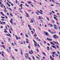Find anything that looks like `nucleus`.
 Instances as JSON below:
<instances>
[{
  "mask_svg": "<svg viewBox=\"0 0 60 60\" xmlns=\"http://www.w3.org/2000/svg\"><path fill=\"white\" fill-rule=\"evenodd\" d=\"M36 57L37 58H38V59H39V58L38 57V56H36Z\"/></svg>",
  "mask_w": 60,
  "mask_h": 60,
  "instance_id": "5fc2aeb1",
  "label": "nucleus"
},
{
  "mask_svg": "<svg viewBox=\"0 0 60 60\" xmlns=\"http://www.w3.org/2000/svg\"><path fill=\"white\" fill-rule=\"evenodd\" d=\"M4 6V4H1V7H2V8H3V6Z\"/></svg>",
  "mask_w": 60,
  "mask_h": 60,
  "instance_id": "6ab92c4d",
  "label": "nucleus"
},
{
  "mask_svg": "<svg viewBox=\"0 0 60 60\" xmlns=\"http://www.w3.org/2000/svg\"><path fill=\"white\" fill-rule=\"evenodd\" d=\"M31 6L33 7H34V5L32 4H31Z\"/></svg>",
  "mask_w": 60,
  "mask_h": 60,
  "instance_id": "ea45409f",
  "label": "nucleus"
},
{
  "mask_svg": "<svg viewBox=\"0 0 60 60\" xmlns=\"http://www.w3.org/2000/svg\"><path fill=\"white\" fill-rule=\"evenodd\" d=\"M26 43H28V41H26Z\"/></svg>",
  "mask_w": 60,
  "mask_h": 60,
  "instance_id": "58836bf2",
  "label": "nucleus"
},
{
  "mask_svg": "<svg viewBox=\"0 0 60 60\" xmlns=\"http://www.w3.org/2000/svg\"><path fill=\"white\" fill-rule=\"evenodd\" d=\"M29 53L30 54V55H32V54H33L32 53H31V52L30 51H29Z\"/></svg>",
  "mask_w": 60,
  "mask_h": 60,
  "instance_id": "f3484780",
  "label": "nucleus"
},
{
  "mask_svg": "<svg viewBox=\"0 0 60 60\" xmlns=\"http://www.w3.org/2000/svg\"><path fill=\"white\" fill-rule=\"evenodd\" d=\"M48 31L50 33L52 34H54V33L53 32H51V30H48Z\"/></svg>",
  "mask_w": 60,
  "mask_h": 60,
  "instance_id": "7ed1b4c3",
  "label": "nucleus"
},
{
  "mask_svg": "<svg viewBox=\"0 0 60 60\" xmlns=\"http://www.w3.org/2000/svg\"><path fill=\"white\" fill-rule=\"evenodd\" d=\"M50 59H51V60H54V58H53V57H52V56H50Z\"/></svg>",
  "mask_w": 60,
  "mask_h": 60,
  "instance_id": "423d86ee",
  "label": "nucleus"
},
{
  "mask_svg": "<svg viewBox=\"0 0 60 60\" xmlns=\"http://www.w3.org/2000/svg\"><path fill=\"white\" fill-rule=\"evenodd\" d=\"M27 3L29 4H31L32 3V2H30V1H28L27 2Z\"/></svg>",
  "mask_w": 60,
  "mask_h": 60,
  "instance_id": "1a4fd4ad",
  "label": "nucleus"
},
{
  "mask_svg": "<svg viewBox=\"0 0 60 60\" xmlns=\"http://www.w3.org/2000/svg\"><path fill=\"white\" fill-rule=\"evenodd\" d=\"M37 11L38 12V13H40V11H38V10H37Z\"/></svg>",
  "mask_w": 60,
  "mask_h": 60,
  "instance_id": "c9c22d12",
  "label": "nucleus"
},
{
  "mask_svg": "<svg viewBox=\"0 0 60 60\" xmlns=\"http://www.w3.org/2000/svg\"><path fill=\"white\" fill-rule=\"evenodd\" d=\"M15 51H16V52L18 51V50H17V49H15Z\"/></svg>",
  "mask_w": 60,
  "mask_h": 60,
  "instance_id": "a19ab883",
  "label": "nucleus"
},
{
  "mask_svg": "<svg viewBox=\"0 0 60 60\" xmlns=\"http://www.w3.org/2000/svg\"><path fill=\"white\" fill-rule=\"evenodd\" d=\"M54 19H56V17H54Z\"/></svg>",
  "mask_w": 60,
  "mask_h": 60,
  "instance_id": "e2e57ef3",
  "label": "nucleus"
},
{
  "mask_svg": "<svg viewBox=\"0 0 60 60\" xmlns=\"http://www.w3.org/2000/svg\"><path fill=\"white\" fill-rule=\"evenodd\" d=\"M36 50L37 52H39V50H38V49H37Z\"/></svg>",
  "mask_w": 60,
  "mask_h": 60,
  "instance_id": "a18cd8bd",
  "label": "nucleus"
},
{
  "mask_svg": "<svg viewBox=\"0 0 60 60\" xmlns=\"http://www.w3.org/2000/svg\"><path fill=\"white\" fill-rule=\"evenodd\" d=\"M1 18H2V19H4L5 18V17H4L1 16Z\"/></svg>",
  "mask_w": 60,
  "mask_h": 60,
  "instance_id": "5701e85b",
  "label": "nucleus"
},
{
  "mask_svg": "<svg viewBox=\"0 0 60 60\" xmlns=\"http://www.w3.org/2000/svg\"><path fill=\"white\" fill-rule=\"evenodd\" d=\"M15 37L16 38V39L17 40H18V39H19V38L16 35H15Z\"/></svg>",
  "mask_w": 60,
  "mask_h": 60,
  "instance_id": "0eeeda50",
  "label": "nucleus"
},
{
  "mask_svg": "<svg viewBox=\"0 0 60 60\" xmlns=\"http://www.w3.org/2000/svg\"><path fill=\"white\" fill-rule=\"evenodd\" d=\"M30 28V30H32V29H31V27H30V28Z\"/></svg>",
  "mask_w": 60,
  "mask_h": 60,
  "instance_id": "bf43d9fd",
  "label": "nucleus"
},
{
  "mask_svg": "<svg viewBox=\"0 0 60 60\" xmlns=\"http://www.w3.org/2000/svg\"><path fill=\"white\" fill-rule=\"evenodd\" d=\"M25 5L26 6H27V7H29V5H28L27 4H25Z\"/></svg>",
  "mask_w": 60,
  "mask_h": 60,
  "instance_id": "2eb2a0df",
  "label": "nucleus"
},
{
  "mask_svg": "<svg viewBox=\"0 0 60 60\" xmlns=\"http://www.w3.org/2000/svg\"><path fill=\"white\" fill-rule=\"evenodd\" d=\"M22 5H23V4H21L19 6V7H22Z\"/></svg>",
  "mask_w": 60,
  "mask_h": 60,
  "instance_id": "ddd939ff",
  "label": "nucleus"
},
{
  "mask_svg": "<svg viewBox=\"0 0 60 60\" xmlns=\"http://www.w3.org/2000/svg\"><path fill=\"white\" fill-rule=\"evenodd\" d=\"M44 43H46V41H44Z\"/></svg>",
  "mask_w": 60,
  "mask_h": 60,
  "instance_id": "2f4dec72",
  "label": "nucleus"
},
{
  "mask_svg": "<svg viewBox=\"0 0 60 60\" xmlns=\"http://www.w3.org/2000/svg\"><path fill=\"white\" fill-rule=\"evenodd\" d=\"M57 53H58V54H60V53L59 52V51H57Z\"/></svg>",
  "mask_w": 60,
  "mask_h": 60,
  "instance_id": "72a5a7b5",
  "label": "nucleus"
},
{
  "mask_svg": "<svg viewBox=\"0 0 60 60\" xmlns=\"http://www.w3.org/2000/svg\"><path fill=\"white\" fill-rule=\"evenodd\" d=\"M56 56H58V55L57 54H56Z\"/></svg>",
  "mask_w": 60,
  "mask_h": 60,
  "instance_id": "473e14b6",
  "label": "nucleus"
},
{
  "mask_svg": "<svg viewBox=\"0 0 60 60\" xmlns=\"http://www.w3.org/2000/svg\"><path fill=\"white\" fill-rule=\"evenodd\" d=\"M31 21L32 22V23H33V22H34V21L32 20H31Z\"/></svg>",
  "mask_w": 60,
  "mask_h": 60,
  "instance_id": "c03bdc74",
  "label": "nucleus"
},
{
  "mask_svg": "<svg viewBox=\"0 0 60 60\" xmlns=\"http://www.w3.org/2000/svg\"><path fill=\"white\" fill-rule=\"evenodd\" d=\"M50 27H52L53 25H52V24H50Z\"/></svg>",
  "mask_w": 60,
  "mask_h": 60,
  "instance_id": "c756f323",
  "label": "nucleus"
},
{
  "mask_svg": "<svg viewBox=\"0 0 60 60\" xmlns=\"http://www.w3.org/2000/svg\"><path fill=\"white\" fill-rule=\"evenodd\" d=\"M54 43H55V44H56V42L54 41Z\"/></svg>",
  "mask_w": 60,
  "mask_h": 60,
  "instance_id": "3c124183",
  "label": "nucleus"
},
{
  "mask_svg": "<svg viewBox=\"0 0 60 60\" xmlns=\"http://www.w3.org/2000/svg\"><path fill=\"white\" fill-rule=\"evenodd\" d=\"M36 13L38 15H39L38 13L36 12Z\"/></svg>",
  "mask_w": 60,
  "mask_h": 60,
  "instance_id": "e433bc0d",
  "label": "nucleus"
},
{
  "mask_svg": "<svg viewBox=\"0 0 60 60\" xmlns=\"http://www.w3.org/2000/svg\"><path fill=\"white\" fill-rule=\"evenodd\" d=\"M59 58H60V55H59Z\"/></svg>",
  "mask_w": 60,
  "mask_h": 60,
  "instance_id": "774afa93",
  "label": "nucleus"
},
{
  "mask_svg": "<svg viewBox=\"0 0 60 60\" xmlns=\"http://www.w3.org/2000/svg\"><path fill=\"white\" fill-rule=\"evenodd\" d=\"M11 20H10V22L11 23V24H12L13 23H12V22L13 20V19H12V18H11Z\"/></svg>",
  "mask_w": 60,
  "mask_h": 60,
  "instance_id": "20e7f679",
  "label": "nucleus"
},
{
  "mask_svg": "<svg viewBox=\"0 0 60 60\" xmlns=\"http://www.w3.org/2000/svg\"><path fill=\"white\" fill-rule=\"evenodd\" d=\"M49 41H52V39L49 38Z\"/></svg>",
  "mask_w": 60,
  "mask_h": 60,
  "instance_id": "bb28decb",
  "label": "nucleus"
},
{
  "mask_svg": "<svg viewBox=\"0 0 60 60\" xmlns=\"http://www.w3.org/2000/svg\"><path fill=\"white\" fill-rule=\"evenodd\" d=\"M40 14H43V13L42 12H40Z\"/></svg>",
  "mask_w": 60,
  "mask_h": 60,
  "instance_id": "09e8293b",
  "label": "nucleus"
},
{
  "mask_svg": "<svg viewBox=\"0 0 60 60\" xmlns=\"http://www.w3.org/2000/svg\"><path fill=\"white\" fill-rule=\"evenodd\" d=\"M4 11H5V12H6L7 11V10L4 9Z\"/></svg>",
  "mask_w": 60,
  "mask_h": 60,
  "instance_id": "4c0bfd02",
  "label": "nucleus"
},
{
  "mask_svg": "<svg viewBox=\"0 0 60 60\" xmlns=\"http://www.w3.org/2000/svg\"><path fill=\"white\" fill-rule=\"evenodd\" d=\"M53 37L55 39H57L58 38V37L56 36V35L55 34L53 35Z\"/></svg>",
  "mask_w": 60,
  "mask_h": 60,
  "instance_id": "f257e3e1",
  "label": "nucleus"
},
{
  "mask_svg": "<svg viewBox=\"0 0 60 60\" xmlns=\"http://www.w3.org/2000/svg\"><path fill=\"white\" fill-rule=\"evenodd\" d=\"M46 19L47 20H48V21H49V18H48V17H47Z\"/></svg>",
  "mask_w": 60,
  "mask_h": 60,
  "instance_id": "4be33fe9",
  "label": "nucleus"
},
{
  "mask_svg": "<svg viewBox=\"0 0 60 60\" xmlns=\"http://www.w3.org/2000/svg\"><path fill=\"white\" fill-rule=\"evenodd\" d=\"M42 54H43V55H44V56H46V54H45V53H44L43 52H42Z\"/></svg>",
  "mask_w": 60,
  "mask_h": 60,
  "instance_id": "412c9836",
  "label": "nucleus"
},
{
  "mask_svg": "<svg viewBox=\"0 0 60 60\" xmlns=\"http://www.w3.org/2000/svg\"><path fill=\"white\" fill-rule=\"evenodd\" d=\"M2 23H3L4 24H5V22L2 21Z\"/></svg>",
  "mask_w": 60,
  "mask_h": 60,
  "instance_id": "8fccbe9b",
  "label": "nucleus"
},
{
  "mask_svg": "<svg viewBox=\"0 0 60 60\" xmlns=\"http://www.w3.org/2000/svg\"><path fill=\"white\" fill-rule=\"evenodd\" d=\"M18 3V1H17V0H16V2H15V3L16 4H17Z\"/></svg>",
  "mask_w": 60,
  "mask_h": 60,
  "instance_id": "7c9ffc66",
  "label": "nucleus"
},
{
  "mask_svg": "<svg viewBox=\"0 0 60 60\" xmlns=\"http://www.w3.org/2000/svg\"><path fill=\"white\" fill-rule=\"evenodd\" d=\"M45 34L46 35H48V33L47 32H45Z\"/></svg>",
  "mask_w": 60,
  "mask_h": 60,
  "instance_id": "f8f14e48",
  "label": "nucleus"
},
{
  "mask_svg": "<svg viewBox=\"0 0 60 60\" xmlns=\"http://www.w3.org/2000/svg\"><path fill=\"white\" fill-rule=\"evenodd\" d=\"M56 4H58V5H59V3H56Z\"/></svg>",
  "mask_w": 60,
  "mask_h": 60,
  "instance_id": "37998d69",
  "label": "nucleus"
},
{
  "mask_svg": "<svg viewBox=\"0 0 60 60\" xmlns=\"http://www.w3.org/2000/svg\"><path fill=\"white\" fill-rule=\"evenodd\" d=\"M39 4H40V5H41V2H40L39 3Z\"/></svg>",
  "mask_w": 60,
  "mask_h": 60,
  "instance_id": "338daca9",
  "label": "nucleus"
},
{
  "mask_svg": "<svg viewBox=\"0 0 60 60\" xmlns=\"http://www.w3.org/2000/svg\"><path fill=\"white\" fill-rule=\"evenodd\" d=\"M2 47H3V48H4V49H5V46H4V45H2Z\"/></svg>",
  "mask_w": 60,
  "mask_h": 60,
  "instance_id": "a878e982",
  "label": "nucleus"
},
{
  "mask_svg": "<svg viewBox=\"0 0 60 60\" xmlns=\"http://www.w3.org/2000/svg\"><path fill=\"white\" fill-rule=\"evenodd\" d=\"M34 36L35 37H36L37 36V35L36 34H35V35H34Z\"/></svg>",
  "mask_w": 60,
  "mask_h": 60,
  "instance_id": "c85d7f7f",
  "label": "nucleus"
},
{
  "mask_svg": "<svg viewBox=\"0 0 60 60\" xmlns=\"http://www.w3.org/2000/svg\"><path fill=\"white\" fill-rule=\"evenodd\" d=\"M56 23L57 24V25H59V23H58V21L56 22Z\"/></svg>",
  "mask_w": 60,
  "mask_h": 60,
  "instance_id": "b1692460",
  "label": "nucleus"
},
{
  "mask_svg": "<svg viewBox=\"0 0 60 60\" xmlns=\"http://www.w3.org/2000/svg\"><path fill=\"white\" fill-rule=\"evenodd\" d=\"M31 32L32 33V34H34V32H33V31H31Z\"/></svg>",
  "mask_w": 60,
  "mask_h": 60,
  "instance_id": "f704fd0d",
  "label": "nucleus"
},
{
  "mask_svg": "<svg viewBox=\"0 0 60 60\" xmlns=\"http://www.w3.org/2000/svg\"><path fill=\"white\" fill-rule=\"evenodd\" d=\"M52 53L53 54V55H55V53H56V52H52Z\"/></svg>",
  "mask_w": 60,
  "mask_h": 60,
  "instance_id": "aec40b11",
  "label": "nucleus"
},
{
  "mask_svg": "<svg viewBox=\"0 0 60 60\" xmlns=\"http://www.w3.org/2000/svg\"><path fill=\"white\" fill-rule=\"evenodd\" d=\"M52 14V12H51V13H50V15H51V14Z\"/></svg>",
  "mask_w": 60,
  "mask_h": 60,
  "instance_id": "680f3d73",
  "label": "nucleus"
},
{
  "mask_svg": "<svg viewBox=\"0 0 60 60\" xmlns=\"http://www.w3.org/2000/svg\"><path fill=\"white\" fill-rule=\"evenodd\" d=\"M6 35L7 36H9L10 37H11V35L9 34H6Z\"/></svg>",
  "mask_w": 60,
  "mask_h": 60,
  "instance_id": "39448f33",
  "label": "nucleus"
},
{
  "mask_svg": "<svg viewBox=\"0 0 60 60\" xmlns=\"http://www.w3.org/2000/svg\"><path fill=\"white\" fill-rule=\"evenodd\" d=\"M31 52L32 53H33V51H32V50H31Z\"/></svg>",
  "mask_w": 60,
  "mask_h": 60,
  "instance_id": "4d7b16f0",
  "label": "nucleus"
},
{
  "mask_svg": "<svg viewBox=\"0 0 60 60\" xmlns=\"http://www.w3.org/2000/svg\"><path fill=\"white\" fill-rule=\"evenodd\" d=\"M53 26H54V29L56 30V29H57V27H56V25L54 24Z\"/></svg>",
  "mask_w": 60,
  "mask_h": 60,
  "instance_id": "f03ea898",
  "label": "nucleus"
},
{
  "mask_svg": "<svg viewBox=\"0 0 60 60\" xmlns=\"http://www.w3.org/2000/svg\"><path fill=\"white\" fill-rule=\"evenodd\" d=\"M28 11H32V10H28Z\"/></svg>",
  "mask_w": 60,
  "mask_h": 60,
  "instance_id": "052dcab7",
  "label": "nucleus"
},
{
  "mask_svg": "<svg viewBox=\"0 0 60 60\" xmlns=\"http://www.w3.org/2000/svg\"><path fill=\"white\" fill-rule=\"evenodd\" d=\"M7 50L8 52H9V50H8V49H7Z\"/></svg>",
  "mask_w": 60,
  "mask_h": 60,
  "instance_id": "13d9d810",
  "label": "nucleus"
},
{
  "mask_svg": "<svg viewBox=\"0 0 60 60\" xmlns=\"http://www.w3.org/2000/svg\"><path fill=\"white\" fill-rule=\"evenodd\" d=\"M12 58L13 60H14L15 59V58L13 56H12Z\"/></svg>",
  "mask_w": 60,
  "mask_h": 60,
  "instance_id": "4468645a",
  "label": "nucleus"
},
{
  "mask_svg": "<svg viewBox=\"0 0 60 60\" xmlns=\"http://www.w3.org/2000/svg\"><path fill=\"white\" fill-rule=\"evenodd\" d=\"M0 13H1V14H2V15H4V14H3V13L2 12H0Z\"/></svg>",
  "mask_w": 60,
  "mask_h": 60,
  "instance_id": "a211bd4d",
  "label": "nucleus"
},
{
  "mask_svg": "<svg viewBox=\"0 0 60 60\" xmlns=\"http://www.w3.org/2000/svg\"><path fill=\"white\" fill-rule=\"evenodd\" d=\"M7 5H9V4L8 2L7 3Z\"/></svg>",
  "mask_w": 60,
  "mask_h": 60,
  "instance_id": "69168bd1",
  "label": "nucleus"
},
{
  "mask_svg": "<svg viewBox=\"0 0 60 60\" xmlns=\"http://www.w3.org/2000/svg\"><path fill=\"white\" fill-rule=\"evenodd\" d=\"M47 45H48V46H50V44L49 43H47Z\"/></svg>",
  "mask_w": 60,
  "mask_h": 60,
  "instance_id": "603ef678",
  "label": "nucleus"
},
{
  "mask_svg": "<svg viewBox=\"0 0 60 60\" xmlns=\"http://www.w3.org/2000/svg\"><path fill=\"white\" fill-rule=\"evenodd\" d=\"M52 46L53 48H54V49H56V47H55V46H54V45H52Z\"/></svg>",
  "mask_w": 60,
  "mask_h": 60,
  "instance_id": "6e6552de",
  "label": "nucleus"
},
{
  "mask_svg": "<svg viewBox=\"0 0 60 60\" xmlns=\"http://www.w3.org/2000/svg\"><path fill=\"white\" fill-rule=\"evenodd\" d=\"M50 43H51V44H52V45H55V44L53 43L52 42H51Z\"/></svg>",
  "mask_w": 60,
  "mask_h": 60,
  "instance_id": "9d476101",
  "label": "nucleus"
},
{
  "mask_svg": "<svg viewBox=\"0 0 60 60\" xmlns=\"http://www.w3.org/2000/svg\"><path fill=\"white\" fill-rule=\"evenodd\" d=\"M20 35H23V33H21V34H20Z\"/></svg>",
  "mask_w": 60,
  "mask_h": 60,
  "instance_id": "0e129e2a",
  "label": "nucleus"
},
{
  "mask_svg": "<svg viewBox=\"0 0 60 60\" xmlns=\"http://www.w3.org/2000/svg\"><path fill=\"white\" fill-rule=\"evenodd\" d=\"M4 32L5 33H7V31H4Z\"/></svg>",
  "mask_w": 60,
  "mask_h": 60,
  "instance_id": "49530a36",
  "label": "nucleus"
},
{
  "mask_svg": "<svg viewBox=\"0 0 60 60\" xmlns=\"http://www.w3.org/2000/svg\"><path fill=\"white\" fill-rule=\"evenodd\" d=\"M22 56L23 55V53L22 52V51H21V53Z\"/></svg>",
  "mask_w": 60,
  "mask_h": 60,
  "instance_id": "cd10ccee",
  "label": "nucleus"
},
{
  "mask_svg": "<svg viewBox=\"0 0 60 60\" xmlns=\"http://www.w3.org/2000/svg\"><path fill=\"white\" fill-rule=\"evenodd\" d=\"M21 3H22L23 4H24V2H21Z\"/></svg>",
  "mask_w": 60,
  "mask_h": 60,
  "instance_id": "864d4df0",
  "label": "nucleus"
},
{
  "mask_svg": "<svg viewBox=\"0 0 60 60\" xmlns=\"http://www.w3.org/2000/svg\"><path fill=\"white\" fill-rule=\"evenodd\" d=\"M25 36L27 38H28V36L26 34Z\"/></svg>",
  "mask_w": 60,
  "mask_h": 60,
  "instance_id": "dca6fc26",
  "label": "nucleus"
},
{
  "mask_svg": "<svg viewBox=\"0 0 60 60\" xmlns=\"http://www.w3.org/2000/svg\"><path fill=\"white\" fill-rule=\"evenodd\" d=\"M25 57L26 59H28V57H27V56L26 55H25Z\"/></svg>",
  "mask_w": 60,
  "mask_h": 60,
  "instance_id": "393cba45",
  "label": "nucleus"
},
{
  "mask_svg": "<svg viewBox=\"0 0 60 60\" xmlns=\"http://www.w3.org/2000/svg\"><path fill=\"white\" fill-rule=\"evenodd\" d=\"M33 59L34 60H35V59H34V56H33Z\"/></svg>",
  "mask_w": 60,
  "mask_h": 60,
  "instance_id": "de8ad7c7",
  "label": "nucleus"
},
{
  "mask_svg": "<svg viewBox=\"0 0 60 60\" xmlns=\"http://www.w3.org/2000/svg\"><path fill=\"white\" fill-rule=\"evenodd\" d=\"M47 40H48V41H49V38H47Z\"/></svg>",
  "mask_w": 60,
  "mask_h": 60,
  "instance_id": "6e6d98bb",
  "label": "nucleus"
},
{
  "mask_svg": "<svg viewBox=\"0 0 60 60\" xmlns=\"http://www.w3.org/2000/svg\"><path fill=\"white\" fill-rule=\"evenodd\" d=\"M47 50H49V46H47Z\"/></svg>",
  "mask_w": 60,
  "mask_h": 60,
  "instance_id": "9b49d317",
  "label": "nucleus"
},
{
  "mask_svg": "<svg viewBox=\"0 0 60 60\" xmlns=\"http://www.w3.org/2000/svg\"><path fill=\"white\" fill-rule=\"evenodd\" d=\"M11 47H9V50H11Z\"/></svg>",
  "mask_w": 60,
  "mask_h": 60,
  "instance_id": "79ce46f5",
  "label": "nucleus"
}]
</instances>
